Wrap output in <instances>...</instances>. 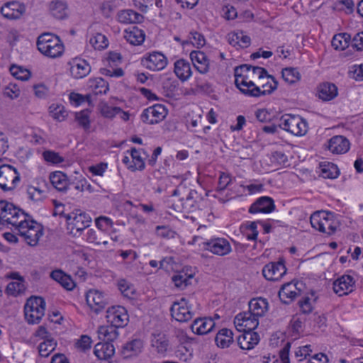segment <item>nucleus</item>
Returning <instances> with one entry per match:
<instances>
[{
  "label": "nucleus",
  "instance_id": "nucleus-1",
  "mask_svg": "<svg viewBox=\"0 0 363 363\" xmlns=\"http://www.w3.org/2000/svg\"><path fill=\"white\" fill-rule=\"evenodd\" d=\"M250 70L251 65L246 64L236 67L234 69L235 84L241 93L248 96L259 97L270 94L277 89L278 82L274 81L272 85H269V89L261 90V88L250 79L252 78Z\"/></svg>",
  "mask_w": 363,
  "mask_h": 363
},
{
  "label": "nucleus",
  "instance_id": "nucleus-2",
  "mask_svg": "<svg viewBox=\"0 0 363 363\" xmlns=\"http://www.w3.org/2000/svg\"><path fill=\"white\" fill-rule=\"evenodd\" d=\"M38 50L50 58H57L64 52L65 47L60 38L51 33H44L37 39Z\"/></svg>",
  "mask_w": 363,
  "mask_h": 363
},
{
  "label": "nucleus",
  "instance_id": "nucleus-3",
  "mask_svg": "<svg viewBox=\"0 0 363 363\" xmlns=\"http://www.w3.org/2000/svg\"><path fill=\"white\" fill-rule=\"evenodd\" d=\"M310 221L313 228L328 235L335 233L340 226L339 220L330 212H315L311 216Z\"/></svg>",
  "mask_w": 363,
  "mask_h": 363
},
{
  "label": "nucleus",
  "instance_id": "nucleus-4",
  "mask_svg": "<svg viewBox=\"0 0 363 363\" xmlns=\"http://www.w3.org/2000/svg\"><path fill=\"white\" fill-rule=\"evenodd\" d=\"M16 230L20 236L30 246H35L43 235V226L33 220H28L26 217L21 220Z\"/></svg>",
  "mask_w": 363,
  "mask_h": 363
},
{
  "label": "nucleus",
  "instance_id": "nucleus-5",
  "mask_svg": "<svg viewBox=\"0 0 363 363\" xmlns=\"http://www.w3.org/2000/svg\"><path fill=\"white\" fill-rule=\"evenodd\" d=\"M278 126L296 136H303L308 132L307 121L298 115H283Z\"/></svg>",
  "mask_w": 363,
  "mask_h": 363
},
{
  "label": "nucleus",
  "instance_id": "nucleus-6",
  "mask_svg": "<svg viewBox=\"0 0 363 363\" xmlns=\"http://www.w3.org/2000/svg\"><path fill=\"white\" fill-rule=\"evenodd\" d=\"M45 301L41 297H30L24 306L25 317L28 323L37 324L45 315Z\"/></svg>",
  "mask_w": 363,
  "mask_h": 363
},
{
  "label": "nucleus",
  "instance_id": "nucleus-7",
  "mask_svg": "<svg viewBox=\"0 0 363 363\" xmlns=\"http://www.w3.org/2000/svg\"><path fill=\"white\" fill-rule=\"evenodd\" d=\"M62 216L67 221V228L70 233L77 236L80 234L84 229L87 228L91 222L90 216L81 210H75L74 211L65 214Z\"/></svg>",
  "mask_w": 363,
  "mask_h": 363
},
{
  "label": "nucleus",
  "instance_id": "nucleus-8",
  "mask_svg": "<svg viewBox=\"0 0 363 363\" xmlns=\"http://www.w3.org/2000/svg\"><path fill=\"white\" fill-rule=\"evenodd\" d=\"M27 215L13 203L6 201H0V224H10L15 228Z\"/></svg>",
  "mask_w": 363,
  "mask_h": 363
},
{
  "label": "nucleus",
  "instance_id": "nucleus-9",
  "mask_svg": "<svg viewBox=\"0 0 363 363\" xmlns=\"http://www.w3.org/2000/svg\"><path fill=\"white\" fill-rule=\"evenodd\" d=\"M20 174L10 164L2 163L0 160V189L4 191L13 190L20 182Z\"/></svg>",
  "mask_w": 363,
  "mask_h": 363
},
{
  "label": "nucleus",
  "instance_id": "nucleus-10",
  "mask_svg": "<svg viewBox=\"0 0 363 363\" xmlns=\"http://www.w3.org/2000/svg\"><path fill=\"white\" fill-rule=\"evenodd\" d=\"M167 113L168 111L165 106L157 104L144 109L140 119L147 124H157L165 118Z\"/></svg>",
  "mask_w": 363,
  "mask_h": 363
},
{
  "label": "nucleus",
  "instance_id": "nucleus-11",
  "mask_svg": "<svg viewBox=\"0 0 363 363\" xmlns=\"http://www.w3.org/2000/svg\"><path fill=\"white\" fill-rule=\"evenodd\" d=\"M170 312L172 317L178 322H187L194 315L186 298H182L178 301L174 302L170 308Z\"/></svg>",
  "mask_w": 363,
  "mask_h": 363
},
{
  "label": "nucleus",
  "instance_id": "nucleus-12",
  "mask_svg": "<svg viewBox=\"0 0 363 363\" xmlns=\"http://www.w3.org/2000/svg\"><path fill=\"white\" fill-rule=\"evenodd\" d=\"M106 318L108 322L118 328H123L128 324L129 316L124 307L117 306H112L107 310Z\"/></svg>",
  "mask_w": 363,
  "mask_h": 363
},
{
  "label": "nucleus",
  "instance_id": "nucleus-13",
  "mask_svg": "<svg viewBox=\"0 0 363 363\" xmlns=\"http://www.w3.org/2000/svg\"><path fill=\"white\" fill-rule=\"evenodd\" d=\"M235 328L239 331H253L259 325L258 318L249 312L238 314L234 320Z\"/></svg>",
  "mask_w": 363,
  "mask_h": 363
},
{
  "label": "nucleus",
  "instance_id": "nucleus-14",
  "mask_svg": "<svg viewBox=\"0 0 363 363\" xmlns=\"http://www.w3.org/2000/svg\"><path fill=\"white\" fill-rule=\"evenodd\" d=\"M286 272V268L283 260L269 262L262 269L264 277L269 281H278L283 277Z\"/></svg>",
  "mask_w": 363,
  "mask_h": 363
},
{
  "label": "nucleus",
  "instance_id": "nucleus-15",
  "mask_svg": "<svg viewBox=\"0 0 363 363\" xmlns=\"http://www.w3.org/2000/svg\"><path fill=\"white\" fill-rule=\"evenodd\" d=\"M203 245L206 250L219 256H224L231 252L230 242L224 238L212 239L204 242Z\"/></svg>",
  "mask_w": 363,
  "mask_h": 363
},
{
  "label": "nucleus",
  "instance_id": "nucleus-16",
  "mask_svg": "<svg viewBox=\"0 0 363 363\" xmlns=\"http://www.w3.org/2000/svg\"><path fill=\"white\" fill-rule=\"evenodd\" d=\"M86 301L90 308L96 313L104 309L108 303L104 294L98 290H89L86 294Z\"/></svg>",
  "mask_w": 363,
  "mask_h": 363
},
{
  "label": "nucleus",
  "instance_id": "nucleus-17",
  "mask_svg": "<svg viewBox=\"0 0 363 363\" xmlns=\"http://www.w3.org/2000/svg\"><path fill=\"white\" fill-rule=\"evenodd\" d=\"M354 281L350 275H343L333 282L334 292L340 296L347 295L354 287Z\"/></svg>",
  "mask_w": 363,
  "mask_h": 363
},
{
  "label": "nucleus",
  "instance_id": "nucleus-18",
  "mask_svg": "<svg viewBox=\"0 0 363 363\" xmlns=\"http://www.w3.org/2000/svg\"><path fill=\"white\" fill-rule=\"evenodd\" d=\"M275 208L274 200L269 196H262L256 200L249 208L250 213H269Z\"/></svg>",
  "mask_w": 363,
  "mask_h": 363
},
{
  "label": "nucleus",
  "instance_id": "nucleus-19",
  "mask_svg": "<svg viewBox=\"0 0 363 363\" xmlns=\"http://www.w3.org/2000/svg\"><path fill=\"white\" fill-rule=\"evenodd\" d=\"M190 58L195 69L201 74H205L210 70V60L203 52L194 50L190 53Z\"/></svg>",
  "mask_w": 363,
  "mask_h": 363
},
{
  "label": "nucleus",
  "instance_id": "nucleus-20",
  "mask_svg": "<svg viewBox=\"0 0 363 363\" xmlns=\"http://www.w3.org/2000/svg\"><path fill=\"white\" fill-rule=\"evenodd\" d=\"M26 8L17 1L9 2L1 9V13L8 19H18L25 13Z\"/></svg>",
  "mask_w": 363,
  "mask_h": 363
},
{
  "label": "nucleus",
  "instance_id": "nucleus-21",
  "mask_svg": "<svg viewBox=\"0 0 363 363\" xmlns=\"http://www.w3.org/2000/svg\"><path fill=\"white\" fill-rule=\"evenodd\" d=\"M145 67L152 71L163 69L167 65L166 57L161 52H152L145 60Z\"/></svg>",
  "mask_w": 363,
  "mask_h": 363
},
{
  "label": "nucleus",
  "instance_id": "nucleus-22",
  "mask_svg": "<svg viewBox=\"0 0 363 363\" xmlns=\"http://www.w3.org/2000/svg\"><path fill=\"white\" fill-rule=\"evenodd\" d=\"M350 141L342 135H335L328 141V149L335 154H344L350 149Z\"/></svg>",
  "mask_w": 363,
  "mask_h": 363
},
{
  "label": "nucleus",
  "instance_id": "nucleus-23",
  "mask_svg": "<svg viewBox=\"0 0 363 363\" xmlns=\"http://www.w3.org/2000/svg\"><path fill=\"white\" fill-rule=\"evenodd\" d=\"M238 344L242 350H251L259 342L258 333L254 331H245L238 337Z\"/></svg>",
  "mask_w": 363,
  "mask_h": 363
},
{
  "label": "nucleus",
  "instance_id": "nucleus-24",
  "mask_svg": "<svg viewBox=\"0 0 363 363\" xmlns=\"http://www.w3.org/2000/svg\"><path fill=\"white\" fill-rule=\"evenodd\" d=\"M144 343L140 339H134L126 342L121 350V353L124 358H130L138 356L143 350Z\"/></svg>",
  "mask_w": 363,
  "mask_h": 363
},
{
  "label": "nucleus",
  "instance_id": "nucleus-25",
  "mask_svg": "<svg viewBox=\"0 0 363 363\" xmlns=\"http://www.w3.org/2000/svg\"><path fill=\"white\" fill-rule=\"evenodd\" d=\"M214 327V319L205 318L196 319L191 324V328L194 333L205 335L210 333Z\"/></svg>",
  "mask_w": 363,
  "mask_h": 363
},
{
  "label": "nucleus",
  "instance_id": "nucleus-26",
  "mask_svg": "<svg viewBox=\"0 0 363 363\" xmlns=\"http://www.w3.org/2000/svg\"><path fill=\"white\" fill-rule=\"evenodd\" d=\"M268 306V302L265 298L261 297L252 298L249 302V311L247 312L255 317H262L267 311Z\"/></svg>",
  "mask_w": 363,
  "mask_h": 363
},
{
  "label": "nucleus",
  "instance_id": "nucleus-27",
  "mask_svg": "<svg viewBox=\"0 0 363 363\" xmlns=\"http://www.w3.org/2000/svg\"><path fill=\"white\" fill-rule=\"evenodd\" d=\"M174 71L177 77L182 82L189 79L192 74L190 63L184 59L178 60L174 62Z\"/></svg>",
  "mask_w": 363,
  "mask_h": 363
},
{
  "label": "nucleus",
  "instance_id": "nucleus-28",
  "mask_svg": "<svg viewBox=\"0 0 363 363\" xmlns=\"http://www.w3.org/2000/svg\"><path fill=\"white\" fill-rule=\"evenodd\" d=\"M94 353L98 359L106 360L114 354L115 348L111 342H99L94 347Z\"/></svg>",
  "mask_w": 363,
  "mask_h": 363
},
{
  "label": "nucleus",
  "instance_id": "nucleus-29",
  "mask_svg": "<svg viewBox=\"0 0 363 363\" xmlns=\"http://www.w3.org/2000/svg\"><path fill=\"white\" fill-rule=\"evenodd\" d=\"M297 289L295 284L286 283L282 286L279 291V297L281 302L289 304L298 296Z\"/></svg>",
  "mask_w": 363,
  "mask_h": 363
},
{
  "label": "nucleus",
  "instance_id": "nucleus-30",
  "mask_svg": "<svg viewBox=\"0 0 363 363\" xmlns=\"http://www.w3.org/2000/svg\"><path fill=\"white\" fill-rule=\"evenodd\" d=\"M52 185L59 191H66L69 188V182L67 177L62 172L57 171L50 175Z\"/></svg>",
  "mask_w": 363,
  "mask_h": 363
},
{
  "label": "nucleus",
  "instance_id": "nucleus-31",
  "mask_svg": "<svg viewBox=\"0 0 363 363\" xmlns=\"http://www.w3.org/2000/svg\"><path fill=\"white\" fill-rule=\"evenodd\" d=\"M91 71L89 65L85 60H74L71 66V74L76 79L86 77Z\"/></svg>",
  "mask_w": 363,
  "mask_h": 363
},
{
  "label": "nucleus",
  "instance_id": "nucleus-32",
  "mask_svg": "<svg viewBox=\"0 0 363 363\" xmlns=\"http://www.w3.org/2000/svg\"><path fill=\"white\" fill-rule=\"evenodd\" d=\"M145 33L137 26H133L125 30L124 38L131 45H140L145 40Z\"/></svg>",
  "mask_w": 363,
  "mask_h": 363
},
{
  "label": "nucleus",
  "instance_id": "nucleus-33",
  "mask_svg": "<svg viewBox=\"0 0 363 363\" xmlns=\"http://www.w3.org/2000/svg\"><path fill=\"white\" fill-rule=\"evenodd\" d=\"M337 95V88L333 84L325 82L318 87V97L323 101H330Z\"/></svg>",
  "mask_w": 363,
  "mask_h": 363
},
{
  "label": "nucleus",
  "instance_id": "nucleus-34",
  "mask_svg": "<svg viewBox=\"0 0 363 363\" xmlns=\"http://www.w3.org/2000/svg\"><path fill=\"white\" fill-rule=\"evenodd\" d=\"M143 19V15L130 9L121 11L118 14V21L124 24L140 23Z\"/></svg>",
  "mask_w": 363,
  "mask_h": 363
},
{
  "label": "nucleus",
  "instance_id": "nucleus-35",
  "mask_svg": "<svg viewBox=\"0 0 363 363\" xmlns=\"http://www.w3.org/2000/svg\"><path fill=\"white\" fill-rule=\"evenodd\" d=\"M143 153L145 156H147V152L143 149H136L133 147L130 150V155L133 159V165H130L128 168L132 171L140 170L142 171L145 167L144 159L143 158L141 153Z\"/></svg>",
  "mask_w": 363,
  "mask_h": 363
},
{
  "label": "nucleus",
  "instance_id": "nucleus-36",
  "mask_svg": "<svg viewBox=\"0 0 363 363\" xmlns=\"http://www.w3.org/2000/svg\"><path fill=\"white\" fill-rule=\"evenodd\" d=\"M50 277L60 284L67 290H72L74 286L71 277L65 274L62 270L56 269L52 271L50 273Z\"/></svg>",
  "mask_w": 363,
  "mask_h": 363
},
{
  "label": "nucleus",
  "instance_id": "nucleus-37",
  "mask_svg": "<svg viewBox=\"0 0 363 363\" xmlns=\"http://www.w3.org/2000/svg\"><path fill=\"white\" fill-rule=\"evenodd\" d=\"M215 341L216 345L221 348L228 347L233 342V333L232 330L223 328L216 335Z\"/></svg>",
  "mask_w": 363,
  "mask_h": 363
},
{
  "label": "nucleus",
  "instance_id": "nucleus-38",
  "mask_svg": "<svg viewBox=\"0 0 363 363\" xmlns=\"http://www.w3.org/2000/svg\"><path fill=\"white\" fill-rule=\"evenodd\" d=\"M99 337L102 341L111 342L116 340L118 335L117 328L112 325L110 326H100L98 329Z\"/></svg>",
  "mask_w": 363,
  "mask_h": 363
},
{
  "label": "nucleus",
  "instance_id": "nucleus-39",
  "mask_svg": "<svg viewBox=\"0 0 363 363\" xmlns=\"http://www.w3.org/2000/svg\"><path fill=\"white\" fill-rule=\"evenodd\" d=\"M193 277L192 274H189L182 270L174 274L172 277V281L176 287L183 289L191 284V280Z\"/></svg>",
  "mask_w": 363,
  "mask_h": 363
},
{
  "label": "nucleus",
  "instance_id": "nucleus-40",
  "mask_svg": "<svg viewBox=\"0 0 363 363\" xmlns=\"http://www.w3.org/2000/svg\"><path fill=\"white\" fill-rule=\"evenodd\" d=\"M151 345L157 350V352L164 353L167 350L169 342L165 335L157 333L152 334Z\"/></svg>",
  "mask_w": 363,
  "mask_h": 363
},
{
  "label": "nucleus",
  "instance_id": "nucleus-41",
  "mask_svg": "<svg viewBox=\"0 0 363 363\" xmlns=\"http://www.w3.org/2000/svg\"><path fill=\"white\" fill-rule=\"evenodd\" d=\"M196 196V191L191 189L186 197L185 201L181 206L178 204L173 205L174 209L177 211H191V208L195 207Z\"/></svg>",
  "mask_w": 363,
  "mask_h": 363
},
{
  "label": "nucleus",
  "instance_id": "nucleus-42",
  "mask_svg": "<svg viewBox=\"0 0 363 363\" xmlns=\"http://www.w3.org/2000/svg\"><path fill=\"white\" fill-rule=\"evenodd\" d=\"M67 5L62 1H52L50 4L52 15L57 19H63L67 16Z\"/></svg>",
  "mask_w": 363,
  "mask_h": 363
},
{
  "label": "nucleus",
  "instance_id": "nucleus-43",
  "mask_svg": "<svg viewBox=\"0 0 363 363\" xmlns=\"http://www.w3.org/2000/svg\"><path fill=\"white\" fill-rule=\"evenodd\" d=\"M351 41V35L347 33L336 34L332 39V46L335 50H345L347 48Z\"/></svg>",
  "mask_w": 363,
  "mask_h": 363
},
{
  "label": "nucleus",
  "instance_id": "nucleus-44",
  "mask_svg": "<svg viewBox=\"0 0 363 363\" xmlns=\"http://www.w3.org/2000/svg\"><path fill=\"white\" fill-rule=\"evenodd\" d=\"M105 234L102 231H95L90 229L87 232L86 240L90 243H94L95 245H106L108 244L107 240L104 238Z\"/></svg>",
  "mask_w": 363,
  "mask_h": 363
},
{
  "label": "nucleus",
  "instance_id": "nucleus-45",
  "mask_svg": "<svg viewBox=\"0 0 363 363\" xmlns=\"http://www.w3.org/2000/svg\"><path fill=\"white\" fill-rule=\"evenodd\" d=\"M281 74L283 79L289 84L296 83L301 79V74L296 68H284L282 69Z\"/></svg>",
  "mask_w": 363,
  "mask_h": 363
},
{
  "label": "nucleus",
  "instance_id": "nucleus-46",
  "mask_svg": "<svg viewBox=\"0 0 363 363\" xmlns=\"http://www.w3.org/2000/svg\"><path fill=\"white\" fill-rule=\"evenodd\" d=\"M57 342L54 339H47L38 346V352L41 357H48L55 349Z\"/></svg>",
  "mask_w": 363,
  "mask_h": 363
},
{
  "label": "nucleus",
  "instance_id": "nucleus-47",
  "mask_svg": "<svg viewBox=\"0 0 363 363\" xmlns=\"http://www.w3.org/2000/svg\"><path fill=\"white\" fill-rule=\"evenodd\" d=\"M321 167V175L323 178L325 179H335L339 174L340 172L337 167V165L333 163H328L323 165Z\"/></svg>",
  "mask_w": 363,
  "mask_h": 363
},
{
  "label": "nucleus",
  "instance_id": "nucleus-48",
  "mask_svg": "<svg viewBox=\"0 0 363 363\" xmlns=\"http://www.w3.org/2000/svg\"><path fill=\"white\" fill-rule=\"evenodd\" d=\"M89 43L95 50H101L107 48L108 41L104 35L98 33L90 38Z\"/></svg>",
  "mask_w": 363,
  "mask_h": 363
},
{
  "label": "nucleus",
  "instance_id": "nucleus-49",
  "mask_svg": "<svg viewBox=\"0 0 363 363\" xmlns=\"http://www.w3.org/2000/svg\"><path fill=\"white\" fill-rule=\"evenodd\" d=\"M90 87L94 89L96 94H106L108 91V84L102 78L99 77L89 81Z\"/></svg>",
  "mask_w": 363,
  "mask_h": 363
},
{
  "label": "nucleus",
  "instance_id": "nucleus-50",
  "mask_svg": "<svg viewBox=\"0 0 363 363\" xmlns=\"http://www.w3.org/2000/svg\"><path fill=\"white\" fill-rule=\"evenodd\" d=\"M241 231L248 240H255L258 235L256 222H251L248 225H242Z\"/></svg>",
  "mask_w": 363,
  "mask_h": 363
},
{
  "label": "nucleus",
  "instance_id": "nucleus-51",
  "mask_svg": "<svg viewBox=\"0 0 363 363\" xmlns=\"http://www.w3.org/2000/svg\"><path fill=\"white\" fill-rule=\"evenodd\" d=\"M10 72L13 77L21 81H26L30 77V72L21 66L12 65Z\"/></svg>",
  "mask_w": 363,
  "mask_h": 363
},
{
  "label": "nucleus",
  "instance_id": "nucleus-52",
  "mask_svg": "<svg viewBox=\"0 0 363 363\" xmlns=\"http://www.w3.org/2000/svg\"><path fill=\"white\" fill-rule=\"evenodd\" d=\"M118 288L123 296L130 298L135 294L133 286L125 279H121L118 282Z\"/></svg>",
  "mask_w": 363,
  "mask_h": 363
},
{
  "label": "nucleus",
  "instance_id": "nucleus-53",
  "mask_svg": "<svg viewBox=\"0 0 363 363\" xmlns=\"http://www.w3.org/2000/svg\"><path fill=\"white\" fill-rule=\"evenodd\" d=\"M75 119L79 125L84 130H88L90 128L89 111L88 110H83L75 113Z\"/></svg>",
  "mask_w": 363,
  "mask_h": 363
},
{
  "label": "nucleus",
  "instance_id": "nucleus-54",
  "mask_svg": "<svg viewBox=\"0 0 363 363\" xmlns=\"http://www.w3.org/2000/svg\"><path fill=\"white\" fill-rule=\"evenodd\" d=\"M43 157L47 162L52 164H60L65 161L59 153L52 150H45L43 152Z\"/></svg>",
  "mask_w": 363,
  "mask_h": 363
},
{
  "label": "nucleus",
  "instance_id": "nucleus-55",
  "mask_svg": "<svg viewBox=\"0 0 363 363\" xmlns=\"http://www.w3.org/2000/svg\"><path fill=\"white\" fill-rule=\"evenodd\" d=\"M250 74H251V76L252 75L257 76L259 79H262L264 78H267V79L272 80L273 82L274 81H277L272 75H270L267 73V71L264 68H262L260 67L251 66Z\"/></svg>",
  "mask_w": 363,
  "mask_h": 363
},
{
  "label": "nucleus",
  "instance_id": "nucleus-56",
  "mask_svg": "<svg viewBox=\"0 0 363 363\" xmlns=\"http://www.w3.org/2000/svg\"><path fill=\"white\" fill-rule=\"evenodd\" d=\"M27 194L30 200L33 201H39L44 197V191L39 188L29 186L27 189Z\"/></svg>",
  "mask_w": 363,
  "mask_h": 363
},
{
  "label": "nucleus",
  "instance_id": "nucleus-57",
  "mask_svg": "<svg viewBox=\"0 0 363 363\" xmlns=\"http://www.w3.org/2000/svg\"><path fill=\"white\" fill-rule=\"evenodd\" d=\"M50 109L52 118L58 121H62L67 116V112L62 106H51Z\"/></svg>",
  "mask_w": 363,
  "mask_h": 363
},
{
  "label": "nucleus",
  "instance_id": "nucleus-58",
  "mask_svg": "<svg viewBox=\"0 0 363 363\" xmlns=\"http://www.w3.org/2000/svg\"><path fill=\"white\" fill-rule=\"evenodd\" d=\"M121 111V108L116 106H110L107 104H104L101 108V114L108 118H113L116 114Z\"/></svg>",
  "mask_w": 363,
  "mask_h": 363
},
{
  "label": "nucleus",
  "instance_id": "nucleus-59",
  "mask_svg": "<svg viewBox=\"0 0 363 363\" xmlns=\"http://www.w3.org/2000/svg\"><path fill=\"white\" fill-rule=\"evenodd\" d=\"M4 95L11 99H16L21 94V90L16 84L10 83L4 90Z\"/></svg>",
  "mask_w": 363,
  "mask_h": 363
},
{
  "label": "nucleus",
  "instance_id": "nucleus-60",
  "mask_svg": "<svg viewBox=\"0 0 363 363\" xmlns=\"http://www.w3.org/2000/svg\"><path fill=\"white\" fill-rule=\"evenodd\" d=\"M113 223L109 218L101 216L96 219V225L99 229V231L106 230L108 228L112 227Z\"/></svg>",
  "mask_w": 363,
  "mask_h": 363
},
{
  "label": "nucleus",
  "instance_id": "nucleus-61",
  "mask_svg": "<svg viewBox=\"0 0 363 363\" xmlns=\"http://www.w3.org/2000/svg\"><path fill=\"white\" fill-rule=\"evenodd\" d=\"M91 340L88 335H82L80 339L76 342V347L85 352L91 348Z\"/></svg>",
  "mask_w": 363,
  "mask_h": 363
},
{
  "label": "nucleus",
  "instance_id": "nucleus-62",
  "mask_svg": "<svg viewBox=\"0 0 363 363\" xmlns=\"http://www.w3.org/2000/svg\"><path fill=\"white\" fill-rule=\"evenodd\" d=\"M231 179L230 174L221 172L219 176L218 184V190L223 191L230 184Z\"/></svg>",
  "mask_w": 363,
  "mask_h": 363
},
{
  "label": "nucleus",
  "instance_id": "nucleus-63",
  "mask_svg": "<svg viewBox=\"0 0 363 363\" xmlns=\"http://www.w3.org/2000/svg\"><path fill=\"white\" fill-rule=\"evenodd\" d=\"M190 35H191V39L192 40L191 43L194 45L199 48V47H203L205 45L206 40H205L204 36L202 34H201L196 31H194V32H191Z\"/></svg>",
  "mask_w": 363,
  "mask_h": 363
},
{
  "label": "nucleus",
  "instance_id": "nucleus-64",
  "mask_svg": "<svg viewBox=\"0 0 363 363\" xmlns=\"http://www.w3.org/2000/svg\"><path fill=\"white\" fill-rule=\"evenodd\" d=\"M352 45L358 51L363 50V32L358 33L353 37Z\"/></svg>",
  "mask_w": 363,
  "mask_h": 363
}]
</instances>
